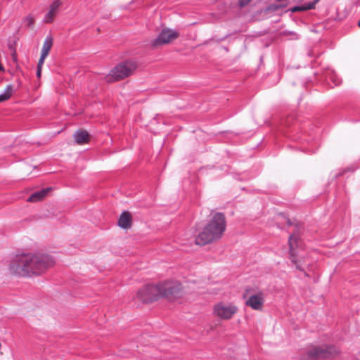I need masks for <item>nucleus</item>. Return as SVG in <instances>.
Instances as JSON below:
<instances>
[{
  "mask_svg": "<svg viewBox=\"0 0 360 360\" xmlns=\"http://www.w3.org/2000/svg\"><path fill=\"white\" fill-rule=\"evenodd\" d=\"M53 258L45 255L24 254L16 255L9 265L10 272L22 276L40 274L53 266Z\"/></svg>",
  "mask_w": 360,
  "mask_h": 360,
  "instance_id": "f257e3e1",
  "label": "nucleus"
},
{
  "mask_svg": "<svg viewBox=\"0 0 360 360\" xmlns=\"http://www.w3.org/2000/svg\"><path fill=\"white\" fill-rule=\"evenodd\" d=\"M181 285L176 281H167L157 285H147L137 292L138 298L143 302H150L161 297L169 300L181 295Z\"/></svg>",
  "mask_w": 360,
  "mask_h": 360,
  "instance_id": "f03ea898",
  "label": "nucleus"
},
{
  "mask_svg": "<svg viewBox=\"0 0 360 360\" xmlns=\"http://www.w3.org/2000/svg\"><path fill=\"white\" fill-rule=\"evenodd\" d=\"M226 222L224 214L215 213L203 230L195 238V243L204 245L219 239L226 230Z\"/></svg>",
  "mask_w": 360,
  "mask_h": 360,
  "instance_id": "7ed1b4c3",
  "label": "nucleus"
},
{
  "mask_svg": "<svg viewBox=\"0 0 360 360\" xmlns=\"http://www.w3.org/2000/svg\"><path fill=\"white\" fill-rule=\"evenodd\" d=\"M226 222L224 214L215 213L203 230L195 238V243L204 245L219 239L226 230Z\"/></svg>",
  "mask_w": 360,
  "mask_h": 360,
  "instance_id": "20e7f679",
  "label": "nucleus"
},
{
  "mask_svg": "<svg viewBox=\"0 0 360 360\" xmlns=\"http://www.w3.org/2000/svg\"><path fill=\"white\" fill-rule=\"evenodd\" d=\"M136 68L137 63L133 60H127L120 63L112 69L110 74L107 76V81L112 82L129 77L133 74Z\"/></svg>",
  "mask_w": 360,
  "mask_h": 360,
  "instance_id": "39448f33",
  "label": "nucleus"
},
{
  "mask_svg": "<svg viewBox=\"0 0 360 360\" xmlns=\"http://www.w3.org/2000/svg\"><path fill=\"white\" fill-rule=\"evenodd\" d=\"M238 311V307L232 303L219 302L214 305L213 313L221 320L231 319Z\"/></svg>",
  "mask_w": 360,
  "mask_h": 360,
  "instance_id": "423d86ee",
  "label": "nucleus"
},
{
  "mask_svg": "<svg viewBox=\"0 0 360 360\" xmlns=\"http://www.w3.org/2000/svg\"><path fill=\"white\" fill-rule=\"evenodd\" d=\"M333 355V348L329 346L314 347L306 353L305 360H321Z\"/></svg>",
  "mask_w": 360,
  "mask_h": 360,
  "instance_id": "0eeeda50",
  "label": "nucleus"
},
{
  "mask_svg": "<svg viewBox=\"0 0 360 360\" xmlns=\"http://www.w3.org/2000/svg\"><path fill=\"white\" fill-rule=\"evenodd\" d=\"M288 243L290 246V258L292 262L296 266V268L299 270H303V264L300 260L297 259L298 256L296 249L301 248L302 242L300 240V237L297 233H293L290 236L288 239Z\"/></svg>",
  "mask_w": 360,
  "mask_h": 360,
  "instance_id": "6e6552de",
  "label": "nucleus"
},
{
  "mask_svg": "<svg viewBox=\"0 0 360 360\" xmlns=\"http://www.w3.org/2000/svg\"><path fill=\"white\" fill-rule=\"evenodd\" d=\"M243 297L246 299L245 304L247 306L251 307L254 310H262L264 303V297L262 292L249 295L248 291H246Z\"/></svg>",
  "mask_w": 360,
  "mask_h": 360,
  "instance_id": "1a4fd4ad",
  "label": "nucleus"
},
{
  "mask_svg": "<svg viewBox=\"0 0 360 360\" xmlns=\"http://www.w3.org/2000/svg\"><path fill=\"white\" fill-rule=\"evenodd\" d=\"M178 37V32L172 30L164 29L161 31L158 38L153 41V46H157L168 44L176 39Z\"/></svg>",
  "mask_w": 360,
  "mask_h": 360,
  "instance_id": "9d476101",
  "label": "nucleus"
},
{
  "mask_svg": "<svg viewBox=\"0 0 360 360\" xmlns=\"http://www.w3.org/2000/svg\"><path fill=\"white\" fill-rule=\"evenodd\" d=\"M61 3L59 0H56L51 4L49 11L44 18V22L50 23L53 20L55 16L58 12V9Z\"/></svg>",
  "mask_w": 360,
  "mask_h": 360,
  "instance_id": "9b49d317",
  "label": "nucleus"
},
{
  "mask_svg": "<svg viewBox=\"0 0 360 360\" xmlns=\"http://www.w3.org/2000/svg\"><path fill=\"white\" fill-rule=\"evenodd\" d=\"M51 190V188H43L41 191L33 193L27 199L28 202H36L43 200Z\"/></svg>",
  "mask_w": 360,
  "mask_h": 360,
  "instance_id": "f8f14e48",
  "label": "nucleus"
},
{
  "mask_svg": "<svg viewBox=\"0 0 360 360\" xmlns=\"http://www.w3.org/2000/svg\"><path fill=\"white\" fill-rule=\"evenodd\" d=\"M118 226L124 229H127L131 224V216L129 212L124 211L118 220Z\"/></svg>",
  "mask_w": 360,
  "mask_h": 360,
  "instance_id": "ddd939ff",
  "label": "nucleus"
},
{
  "mask_svg": "<svg viewBox=\"0 0 360 360\" xmlns=\"http://www.w3.org/2000/svg\"><path fill=\"white\" fill-rule=\"evenodd\" d=\"M73 137L77 144H84L89 141V133L84 130L77 131L74 134Z\"/></svg>",
  "mask_w": 360,
  "mask_h": 360,
  "instance_id": "4468645a",
  "label": "nucleus"
},
{
  "mask_svg": "<svg viewBox=\"0 0 360 360\" xmlns=\"http://www.w3.org/2000/svg\"><path fill=\"white\" fill-rule=\"evenodd\" d=\"M53 46V39L51 36H47L44 41L41 54L48 56L49 51Z\"/></svg>",
  "mask_w": 360,
  "mask_h": 360,
  "instance_id": "2eb2a0df",
  "label": "nucleus"
},
{
  "mask_svg": "<svg viewBox=\"0 0 360 360\" xmlns=\"http://www.w3.org/2000/svg\"><path fill=\"white\" fill-rule=\"evenodd\" d=\"M13 86L11 84L7 85L4 92L0 94V102L5 101L10 98L13 93Z\"/></svg>",
  "mask_w": 360,
  "mask_h": 360,
  "instance_id": "dca6fc26",
  "label": "nucleus"
},
{
  "mask_svg": "<svg viewBox=\"0 0 360 360\" xmlns=\"http://www.w3.org/2000/svg\"><path fill=\"white\" fill-rule=\"evenodd\" d=\"M327 79L333 82L334 86H338L341 83L340 78L333 71L328 74Z\"/></svg>",
  "mask_w": 360,
  "mask_h": 360,
  "instance_id": "f3484780",
  "label": "nucleus"
},
{
  "mask_svg": "<svg viewBox=\"0 0 360 360\" xmlns=\"http://www.w3.org/2000/svg\"><path fill=\"white\" fill-rule=\"evenodd\" d=\"M24 23L27 25V26H31L33 25L34 23V18L31 15H28L27 16L25 19H24Z\"/></svg>",
  "mask_w": 360,
  "mask_h": 360,
  "instance_id": "a211bd4d",
  "label": "nucleus"
},
{
  "mask_svg": "<svg viewBox=\"0 0 360 360\" xmlns=\"http://www.w3.org/2000/svg\"><path fill=\"white\" fill-rule=\"evenodd\" d=\"M46 57H47L46 56H44L43 54H41L40 58H39V60L38 61V64H37V68H39V69L42 68V66L44 65V60Z\"/></svg>",
  "mask_w": 360,
  "mask_h": 360,
  "instance_id": "6ab92c4d",
  "label": "nucleus"
},
{
  "mask_svg": "<svg viewBox=\"0 0 360 360\" xmlns=\"http://www.w3.org/2000/svg\"><path fill=\"white\" fill-rule=\"evenodd\" d=\"M251 0H239V5L240 7H243L248 5Z\"/></svg>",
  "mask_w": 360,
  "mask_h": 360,
  "instance_id": "aec40b11",
  "label": "nucleus"
},
{
  "mask_svg": "<svg viewBox=\"0 0 360 360\" xmlns=\"http://www.w3.org/2000/svg\"><path fill=\"white\" fill-rule=\"evenodd\" d=\"M317 1H318V0H316V1H314V2H313V3H309V4H307V9H312V8H314V6H315L316 3Z\"/></svg>",
  "mask_w": 360,
  "mask_h": 360,
  "instance_id": "412c9836",
  "label": "nucleus"
},
{
  "mask_svg": "<svg viewBox=\"0 0 360 360\" xmlns=\"http://www.w3.org/2000/svg\"><path fill=\"white\" fill-rule=\"evenodd\" d=\"M41 69H39V68H37V77H41Z\"/></svg>",
  "mask_w": 360,
  "mask_h": 360,
  "instance_id": "4be33fe9",
  "label": "nucleus"
},
{
  "mask_svg": "<svg viewBox=\"0 0 360 360\" xmlns=\"http://www.w3.org/2000/svg\"><path fill=\"white\" fill-rule=\"evenodd\" d=\"M3 70H4V68H3L2 65L0 63V71H1Z\"/></svg>",
  "mask_w": 360,
  "mask_h": 360,
  "instance_id": "5701e85b",
  "label": "nucleus"
},
{
  "mask_svg": "<svg viewBox=\"0 0 360 360\" xmlns=\"http://www.w3.org/2000/svg\"><path fill=\"white\" fill-rule=\"evenodd\" d=\"M297 9H298V7H295V8H294L293 11H296Z\"/></svg>",
  "mask_w": 360,
  "mask_h": 360,
  "instance_id": "b1692460",
  "label": "nucleus"
}]
</instances>
